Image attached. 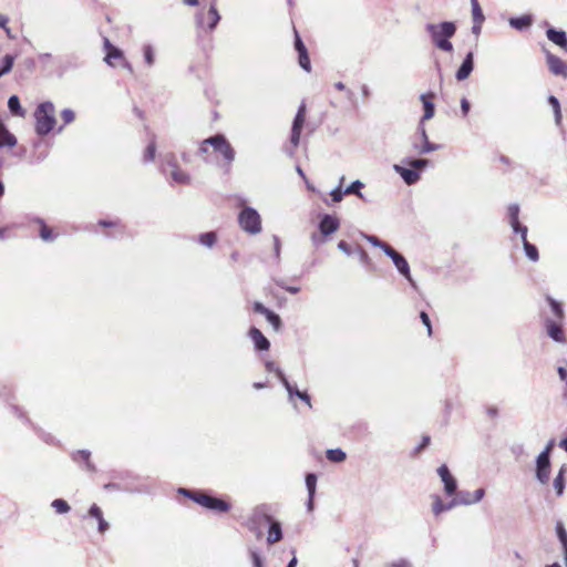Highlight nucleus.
Here are the masks:
<instances>
[{"instance_id":"24","label":"nucleus","mask_w":567,"mask_h":567,"mask_svg":"<svg viewBox=\"0 0 567 567\" xmlns=\"http://www.w3.org/2000/svg\"><path fill=\"white\" fill-rule=\"evenodd\" d=\"M99 226L110 228L112 231H106L107 236H117L125 233V226L118 220H100Z\"/></svg>"},{"instance_id":"61","label":"nucleus","mask_w":567,"mask_h":567,"mask_svg":"<svg viewBox=\"0 0 567 567\" xmlns=\"http://www.w3.org/2000/svg\"><path fill=\"white\" fill-rule=\"evenodd\" d=\"M461 109L464 116L468 114L470 111V102L464 97L461 101Z\"/></svg>"},{"instance_id":"25","label":"nucleus","mask_w":567,"mask_h":567,"mask_svg":"<svg viewBox=\"0 0 567 567\" xmlns=\"http://www.w3.org/2000/svg\"><path fill=\"white\" fill-rule=\"evenodd\" d=\"M395 169L400 173L401 177L408 185H412L420 179V174L417 171L413 168H404L400 166H395Z\"/></svg>"},{"instance_id":"23","label":"nucleus","mask_w":567,"mask_h":567,"mask_svg":"<svg viewBox=\"0 0 567 567\" xmlns=\"http://www.w3.org/2000/svg\"><path fill=\"white\" fill-rule=\"evenodd\" d=\"M16 145V136L9 132L4 123L0 120V147H13Z\"/></svg>"},{"instance_id":"41","label":"nucleus","mask_w":567,"mask_h":567,"mask_svg":"<svg viewBox=\"0 0 567 567\" xmlns=\"http://www.w3.org/2000/svg\"><path fill=\"white\" fill-rule=\"evenodd\" d=\"M421 133H422V137L424 140V144L422 145V147H420L419 153L424 154V153H429L431 151L436 150L437 146L429 142L425 128L423 126L421 127Z\"/></svg>"},{"instance_id":"10","label":"nucleus","mask_w":567,"mask_h":567,"mask_svg":"<svg viewBox=\"0 0 567 567\" xmlns=\"http://www.w3.org/2000/svg\"><path fill=\"white\" fill-rule=\"evenodd\" d=\"M546 63L554 75L567 78V63L559 56L546 51Z\"/></svg>"},{"instance_id":"33","label":"nucleus","mask_w":567,"mask_h":567,"mask_svg":"<svg viewBox=\"0 0 567 567\" xmlns=\"http://www.w3.org/2000/svg\"><path fill=\"white\" fill-rule=\"evenodd\" d=\"M518 215H519V207L517 205H515V204L509 205V207H508V217H509L511 226L513 228H518L519 227Z\"/></svg>"},{"instance_id":"34","label":"nucleus","mask_w":567,"mask_h":567,"mask_svg":"<svg viewBox=\"0 0 567 567\" xmlns=\"http://www.w3.org/2000/svg\"><path fill=\"white\" fill-rule=\"evenodd\" d=\"M523 246H524V250L526 252V256L532 261H537L538 258H539V255H538V250H537L536 246L530 244L528 240H523Z\"/></svg>"},{"instance_id":"4","label":"nucleus","mask_w":567,"mask_h":567,"mask_svg":"<svg viewBox=\"0 0 567 567\" xmlns=\"http://www.w3.org/2000/svg\"><path fill=\"white\" fill-rule=\"evenodd\" d=\"M208 146H212L214 152L219 153L228 164L235 159V150L224 135L217 134L204 140L200 143L199 152L202 154H207Z\"/></svg>"},{"instance_id":"36","label":"nucleus","mask_w":567,"mask_h":567,"mask_svg":"<svg viewBox=\"0 0 567 567\" xmlns=\"http://www.w3.org/2000/svg\"><path fill=\"white\" fill-rule=\"evenodd\" d=\"M155 154H156V142H155V140H152L143 153V161L145 163L154 161Z\"/></svg>"},{"instance_id":"63","label":"nucleus","mask_w":567,"mask_h":567,"mask_svg":"<svg viewBox=\"0 0 567 567\" xmlns=\"http://www.w3.org/2000/svg\"><path fill=\"white\" fill-rule=\"evenodd\" d=\"M487 412H488V414H489L492 417H494V416H496V415H497V409H496V408H489V409L487 410Z\"/></svg>"},{"instance_id":"58","label":"nucleus","mask_w":567,"mask_h":567,"mask_svg":"<svg viewBox=\"0 0 567 567\" xmlns=\"http://www.w3.org/2000/svg\"><path fill=\"white\" fill-rule=\"evenodd\" d=\"M430 441H431L430 436L424 435L422 437L421 444L416 447L415 453H420L422 450H424L430 444Z\"/></svg>"},{"instance_id":"37","label":"nucleus","mask_w":567,"mask_h":567,"mask_svg":"<svg viewBox=\"0 0 567 567\" xmlns=\"http://www.w3.org/2000/svg\"><path fill=\"white\" fill-rule=\"evenodd\" d=\"M144 60L147 66H152L155 62V51L151 44H145L142 49Z\"/></svg>"},{"instance_id":"60","label":"nucleus","mask_w":567,"mask_h":567,"mask_svg":"<svg viewBox=\"0 0 567 567\" xmlns=\"http://www.w3.org/2000/svg\"><path fill=\"white\" fill-rule=\"evenodd\" d=\"M293 393L310 406V396L306 392L296 390Z\"/></svg>"},{"instance_id":"40","label":"nucleus","mask_w":567,"mask_h":567,"mask_svg":"<svg viewBox=\"0 0 567 567\" xmlns=\"http://www.w3.org/2000/svg\"><path fill=\"white\" fill-rule=\"evenodd\" d=\"M14 63V56L7 54L3 58L2 65L0 66V78L4 74L9 73L13 66Z\"/></svg>"},{"instance_id":"43","label":"nucleus","mask_w":567,"mask_h":567,"mask_svg":"<svg viewBox=\"0 0 567 567\" xmlns=\"http://www.w3.org/2000/svg\"><path fill=\"white\" fill-rule=\"evenodd\" d=\"M52 507L55 509L59 514H65L70 511V506L66 501L62 498H56L52 502Z\"/></svg>"},{"instance_id":"52","label":"nucleus","mask_w":567,"mask_h":567,"mask_svg":"<svg viewBox=\"0 0 567 567\" xmlns=\"http://www.w3.org/2000/svg\"><path fill=\"white\" fill-rule=\"evenodd\" d=\"M367 240L375 247H380L385 252V247L389 246L386 243L381 241L375 236H365Z\"/></svg>"},{"instance_id":"27","label":"nucleus","mask_w":567,"mask_h":567,"mask_svg":"<svg viewBox=\"0 0 567 567\" xmlns=\"http://www.w3.org/2000/svg\"><path fill=\"white\" fill-rule=\"evenodd\" d=\"M306 485L309 492L308 508L311 511L313 506V497L316 493L317 476L316 474L309 473L306 476Z\"/></svg>"},{"instance_id":"20","label":"nucleus","mask_w":567,"mask_h":567,"mask_svg":"<svg viewBox=\"0 0 567 567\" xmlns=\"http://www.w3.org/2000/svg\"><path fill=\"white\" fill-rule=\"evenodd\" d=\"M546 330L548 336L557 342H566V337L561 326L553 320H546Z\"/></svg>"},{"instance_id":"7","label":"nucleus","mask_w":567,"mask_h":567,"mask_svg":"<svg viewBox=\"0 0 567 567\" xmlns=\"http://www.w3.org/2000/svg\"><path fill=\"white\" fill-rule=\"evenodd\" d=\"M104 48L106 51L104 60L109 65L113 68L122 65L123 68L128 69L131 72L133 71L132 65L126 61L123 52L114 47L107 38L104 39Z\"/></svg>"},{"instance_id":"50","label":"nucleus","mask_w":567,"mask_h":567,"mask_svg":"<svg viewBox=\"0 0 567 567\" xmlns=\"http://www.w3.org/2000/svg\"><path fill=\"white\" fill-rule=\"evenodd\" d=\"M8 22H9V18L7 16L0 13V28L4 30V32L7 33V35L10 39H14V35L11 33V30L8 27Z\"/></svg>"},{"instance_id":"62","label":"nucleus","mask_w":567,"mask_h":567,"mask_svg":"<svg viewBox=\"0 0 567 567\" xmlns=\"http://www.w3.org/2000/svg\"><path fill=\"white\" fill-rule=\"evenodd\" d=\"M251 556L255 567H262L261 558L259 557V555L257 553H252Z\"/></svg>"},{"instance_id":"21","label":"nucleus","mask_w":567,"mask_h":567,"mask_svg":"<svg viewBox=\"0 0 567 567\" xmlns=\"http://www.w3.org/2000/svg\"><path fill=\"white\" fill-rule=\"evenodd\" d=\"M89 516L92 518H95L99 523V532L101 534H104L109 529V523L103 517L102 509L96 505L93 504L89 509Z\"/></svg>"},{"instance_id":"45","label":"nucleus","mask_w":567,"mask_h":567,"mask_svg":"<svg viewBox=\"0 0 567 567\" xmlns=\"http://www.w3.org/2000/svg\"><path fill=\"white\" fill-rule=\"evenodd\" d=\"M548 102L553 106L556 122H557V124H559L561 121V112H560L559 101L555 96L551 95V96H549Z\"/></svg>"},{"instance_id":"38","label":"nucleus","mask_w":567,"mask_h":567,"mask_svg":"<svg viewBox=\"0 0 567 567\" xmlns=\"http://www.w3.org/2000/svg\"><path fill=\"white\" fill-rule=\"evenodd\" d=\"M327 458L334 463L343 462L346 460V453L340 449L328 450Z\"/></svg>"},{"instance_id":"30","label":"nucleus","mask_w":567,"mask_h":567,"mask_svg":"<svg viewBox=\"0 0 567 567\" xmlns=\"http://www.w3.org/2000/svg\"><path fill=\"white\" fill-rule=\"evenodd\" d=\"M91 454L90 452L87 451H76L74 454H73V460L78 463H83L86 467V470L89 471H94V465L91 463Z\"/></svg>"},{"instance_id":"47","label":"nucleus","mask_w":567,"mask_h":567,"mask_svg":"<svg viewBox=\"0 0 567 567\" xmlns=\"http://www.w3.org/2000/svg\"><path fill=\"white\" fill-rule=\"evenodd\" d=\"M362 187H363V184L360 181H355L344 189V194L346 195L355 194L362 198V194L360 193Z\"/></svg>"},{"instance_id":"49","label":"nucleus","mask_w":567,"mask_h":567,"mask_svg":"<svg viewBox=\"0 0 567 567\" xmlns=\"http://www.w3.org/2000/svg\"><path fill=\"white\" fill-rule=\"evenodd\" d=\"M299 55V64L300 66L306 70L307 72H310L311 70V63L310 58L308 55V51L298 53Z\"/></svg>"},{"instance_id":"26","label":"nucleus","mask_w":567,"mask_h":567,"mask_svg":"<svg viewBox=\"0 0 567 567\" xmlns=\"http://www.w3.org/2000/svg\"><path fill=\"white\" fill-rule=\"evenodd\" d=\"M472 14L474 20L473 31L478 32L484 21V14L477 0H472Z\"/></svg>"},{"instance_id":"32","label":"nucleus","mask_w":567,"mask_h":567,"mask_svg":"<svg viewBox=\"0 0 567 567\" xmlns=\"http://www.w3.org/2000/svg\"><path fill=\"white\" fill-rule=\"evenodd\" d=\"M509 23L512 27H514L518 30H522L532 24V18H530V16H522L519 18H512Z\"/></svg>"},{"instance_id":"39","label":"nucleus","mask_w":567,"mask_h":567,"mask_svg":"<svg viewBox=\"0 0 567 567\" xmlns=\"http://www.w3.org/2000/svg\"><path fill=\"white\" fill-rule=\"evenodd\" d=\"M565 470L560 468L558 475L554 480V487L556 489L557 495H561L565 488Z\"/></svg>"},{"instance_id":"55","label":"nucleus","mask_w":567,"mask_h":567,"mask_svg":"<svg viewBox=\"0 0 567 567\" xmlns=\"http://www.w3.org/2000/svg\"><path fill=\"white\" fill-rule=\"evenodd\" d=\"M344 194V190L342 192L341 187H338L337 189L331 192V198L333 203H339L342 200Z\"/></svg>"},{"instance_id":"1","label":"nucleus","mask_w":567,"mask_h":567,"mask_svg":"<svg viewBox=\"0 0 567 567\" xmlns=\"http://www.w3.org/2000/svg\"><path fill=\"white\" fill-rule=\"evenodd\" d=\"M178 493L198 504L199 506L217 514L228 513L231 504L227 499L215 497L204 491L179 488Z\"/></svg>"},{"instance_id":"51","label":"nucleus","mask_w":567,"mask_h":567,"mask_svg":"<svg viewBox=\"0 0 567 567\" xmlns=\"http://www.w3.org/2000/svg\"><path fill=\"white\" fill-rule=\"evenodd\" d=\"M61 118L63 120V123L66 125L74 121L75 114L72 110L65 109L61 112Z\"/></svg>"},{"instance_id":"2","label":"nucleus","mask_w":567,"mask_h":567,"mask_svg":"<svg viewBox=\"0 0 567 567\" xmlns=\"http://www.w3.org/2000/svg\"><path fill=\"white\" fill-rule=\"evenodd\" d=\"M35 132L40 136L48 135L55 126V107L51 102H43L34 111Z\"/></svg>"},{"instance_id":"8","label":"nucleus","mask_w":567,"mask_h":567,"mask_svg":"<svg viewBox=\"0 0 567 567\" xmlns=\"http://www.w3.org/2000/svg\"><path fill=\"white\" fill-rule=\"evenodd\" d=\"M551 447H553V443H549L548 446L545 449V451L542 452L537 457L536 475H537V478L543 484H546L549 480V473H550L549 453H550Z\"/></svg>"},{"instance_id":"6","label":"nucleus","mask_w":567,"mask_h":567,"mask_svg":"<svg viewBox=\"0 0 567 567\" xmlns=\"http://www.w3.org/2000/svg\"><path fill=\"white\" fill-rule=\"evenodd\" d=\"M238 223L240 227L249 234H257L261 230L260 216L250 207H246L240 212Z\"/></svg>"},{"instance_id":"59","label":"nucleus","mask_w":567,"mask_h":567,"mask_svg":"<svg viewBox=\"0 0 567 567\" xmlns=\"http://www.w3.org/2000/svg\"><path fill=\"white\" fill-rule=\"evenodd\" d=\"M515 233H519L523 240H527V227L519 224L518 228H513Z\"/></svg>"},{"instance_id":"18","label":"nucleus","mask_w":567,"mask_h":567,"mask_svg":"<svg viewBox=\"0 0 567 567\" xmlns=\"http://www.w3.org/2000/svg\"><path fill=\"white\" fill-rule=\"evenodd\" d=\"M434 99H435V94L433 92H427V93L421 95V101H422L423 107H424V114H423V117L421 121L422 123L434 116V112H435L434 103H433Z\"/></svg>"},{"instance_id":"17","label":"nucleus","mask_w":567,"mask_h":567,"mask_svg":"<svg viewBox=\"0 0 567 567\" xmlns=\"http://www.w3.org/2000/svg\"><path fill=\"white\" fill-rule=\"evenodd\" d=\"M473 68H474V54H473V52H468L466 58L464 59L463 63L456 71V79L458 81L466 80L470 76V74L472 73Z\"/></svg>"},{"instance_id":"64","label":"nucleus","mask_w":567,"mask_h":567,"mask_svg":"<svg viewBox=\"0 0 567 567\" xmlns=\"http://www.w3.org/2000/svg\"><path fill=\"white\" fill-rule=\"evenodd\" d=\"M560 447L567 452V437L560 442Z\"/></svg>"},{"instance_id":"57","label":"nucleus","mask_w":567,"mask_h":567,"mask_svg":"<svg viewBox=\"0 0 567 567\" xmlns=\"http://www.w3.org/2000/svg\"><path fill=\"white\" fill-rule=\"evenodd\" d=\"M295 48H296V50L298 51V53L307 51V48H306V45L303 44V42L301 41V39H300V37L298 35V32H297V31H296Z\"/></svg>"},{"instance_id":"31","label":"nucleus","mask_w":567,"mask_h":567,"mask_svg":"<svg viewBox=\"0 0 567 567\" xmlns=\"http://www.w3.org/2000/svg\"><path fill=\"white\" fill-rule=\"evenodd\" d=\"M8 107L13 115L24 117L25 112L21 107L20 100L17 95H12L9 97Z\"/></svg>"},{"instance_id":"54","label":"nucleus","mask_w":567,"mask_h":567,"mask_svg":"<svg viewBox=\"0 0 567 567\" xmlns=\"http://www.w3.org/2000/svg\"><path fill=\"white\" fill-rule=\"evenodd\" d=\"M252 310H254V312H256V313H260V315H262V316H266V313L269 311V309H268V308H266V307H265L261 302H259V301H255V302L252 303Z\"/></svg>"},{"instance_id":"46","label":"nucleus","mask_w":567,"mask_h":567,"mask_svg":"<svg viewBox=\"0 0 567 567\" xmlns=\"http://www.w3.org/2000/svg\"><path fill=\"white\" fill-rule=\"evenodd\" d=\"M557 536L563 545V548L567 547V532L561 522L556 524Z\"/></svg>"},{"instance_id":"16","label":"nucleus","mask_w":567,"mask_h":567,"mask_svg":"<svg viewBox=\"0 0 567 567\" xmlns=\"http://www.w3.org/2000/svg\"><path fill=\"white\" fill-rule=\"evenodd\" d=\"M546 35L548 40L558 45L564 52H567V35L565 31L549 28L546 31Z\"/></svg>"},{"instance_id":"15","label":"nucleus","mask_w":567,"mask_h":567,"mask_svg":"<svg viewBox=\"0 0 567 567\" xmlns=\"http://www.w3.org/2000/svg\"><path fill=\"white\" fill-rule=\"evenodd\" d=\"M264 517L267 522L270 523V527H269L268 536H267L268 544L274 545V544L280 542L282 538V532H281L280 524L278 522H272L271 516L266 513H264Z\"/></svg>"},{"instance_id":"28","label":"nucleus","mask_w":567,"mask_h":567,"mask_svg":"<svg viewBox=\"0 0 567 567\" xmlns=\"http://www.w3.org/2000/svg\"><path fill=\"white\" fill-rule=\"evenodd\" d=\"M266 369L267 371L269 372H275L277 374V377L280 379V381L284 383V385L286 386V389L288 390V392L290 394H292V388L291 385L289 384L288 380L286 379V377L284 375L282 371L277 367V364L274 362V361H267L266 362Z\"/></svg>"},{"instance_id":"35","label":"nucleus","mask_w":567,"mask_h":567,"mask_svg":"<svg viewBox=\"0 0 567 567\" xmlns=\"http://www.w3.org/2000/svg\"><path fill=\"white\" fill-rule=\"evenodd\" d=\"M199 243L206 247H213L217 241V235L215 231H208L199 236Z\"/></svg>"},{"instance_id":"22","label":"nucleus","mask_w":567,"mask_h":567,"mask_svg":"<svg viewBox=\"0 0 567 567\" xmlns=\"http://www.w3.org/2000/svg\"><path fill=\"white\" fill-rule=\"evenodd\" d=\"M89 516L92 518H95L99 523V532L101 534H104L109 529V523L103 517L102 509L96 505L93 504L89 509Z\"/></svg>"},{"instance_id":"48","label":"nucleus","mask_w":567,"mask_h":567,"mask_svg":"<svg viewBox=\"0 0 567 567\" xmlns=\"http://www.w3.org/2000/svg\"><path fill=\"white\" fill-rule=\"evenodd\" d=\"M547 300L549 302V306H550L554 315L557 318L561 319L564 317V310L561 308V305L550 297H548Z\"/></svg>"},{"instance_id":"3","label":"nucleus","mask_w":567,"mask_h":567,"mask_svg":"<svg viewBox=\"0 0 567 567\" xmlns=\"http://www.w3.org/2000/svg\"><path fill=\"white\" fill-rule=\"evenodd\" d=\"M434 44L442 51L452 52L453 44L450 38L455 34L456 27L453 22H442L440 24H429L426 27Z\"/></svg>"},{"instance_id":"14","label":"nucleus","mask_w":567,"mask_h":567,"mask_svg":"<svg viewBox=\"0 0 567 567\" xmlns=\"http://www.w3.org/2000/svg\"><path fill=\"white\" fill-rule=\"evenodd\" d=\"M340 221L337 217L331 215H324L319 224L320 233L323 236H328L333 234L339 229Z\"/></svg>"},{"instance_id":"44","label":"nucleus","mask_w":567,"mask_h":567,"mask_svg":"<svg viewBox=\"0 0 567 567\" xmlns=\"http://www.w3.org/2000/svg\"><path fill=\"white\" fill-rule=\"evenodd\" d=\"M39 224H40V237L45 241L52 240L53 239L52 229L47 224H44L42 220H40Z\"/></svg>"},{"instance_id":"11","label":"nucleus","mask_w":567,"mask_h":567,"mask_svg":"<svg viewBox=\"0 0 567 567\" xmlns=\"http://www.w3.org/2000/svg\"><path fill=\"white\" fill-rule=\"evenodd\" d=\"M385 254L393 260L398 270L409 280H411L410 267L405 258L391 246L385 247Z\"/></svg>"},{"instance_id":"53","label":"nucleus","mask_w":567,"mask_h":567,"mask_svg":"<svg viewBox=\"0 0 567 567\" xmlns=\"http://www.w3.org/2000/svg\"><path fill=\"white\" fill-rule=\"evenodd\" d=\"M420 318H421V320H422L423 324H424V326L426 327V329H427V334H429V336H432V324H431V320H430L429 315H427L425 311H422V312L420 313Z\"/></svg>"},{"instance_id":"13","label":"nucleus","mask_w":567,"mask_h":567,"mask_svg":"<svg viewBox=\"0 0 567 567\" xmlns=\"http://www.w3.org/2000/svg\"><path fill=\"white\" fill-rule=\"evenodd\" d=\"M248 336L249 338L251 339V341L254 342V346L257 350H260V351H267L269 350L270 348V342L269 340L262 334V332L256 328V327H252L249 329V332H248Z\"/></svg>"},{"instance_id":"12","label":"nucleus","mask_w":567,"mask_h":567,"mask_svg":"<svg viewBox=\"0 0 567 567\" xmlns=\"http://www.w3.org/2000/svg\"><path fill=\"white\" fill-rule=\"evenodd\" d=\"M437 474L440 475L442 482L444 483V491L449 496H453L456 494V480L451 474L449 467L443 464L437 468Z\"/></svg>"},{"instance_id":"56","label":"nucleus","mask_w":567,"mask_h":567,"mask_svg":"<svg viewBox=\"0 0 567 567\" xmlns=\"http://www.w3.org/2000/svg\"><path fill=\"white\" fill-rule=\"evenodd\" d=\"M427 159H413L410 162V166L417 171V169H421L423 167H425L427 165Z\"/></svg>"},{"instance_id":"9","label":"nucleus","mask_w":567,"mask_h":567,"mask_svg":"<svg viewBox=\"0 0 567 567\" xmlns=\"http://www.w3.org/2000/svg\"><path fill=\"white\" fill-rule=\"evenodd\" d=\"M306 113H307L306 104L302 103L299 106L298 112H297L293 123H292L290 143L293 147H297L299 145L301 131H302L305 122H306Z\"/></svg>"},{"instance_id":"19","label":"nucleus","mask_w":567,"mask_h":567,"mask_svg":"<svg viewBox=\"0 0 567 567\" xmlns=\"http://www.w3.org/2000/svg\"><path fill=\"white\" fill-rule=\"evenodd\" d=\"M220 20L218 10L214 3L210 4L208 12L202 18V25L207 27L209 30H214Z\"/></svg>"},{"instance_id":"5","label":"nucleus","mask_w":567,"mask_h":567,"mask_svg":"<svg viewBox=\"0 0 567 567\" xmlns=\"http://www.w3.org/2000/svg\"><path fill=\"white\" fill-rule=\"evenodd\" d=\"M485 494V491L483 488H478L474 492V495L471 496L470 493H463L456 495V499L453 501L451 504L445 505L440 496L433 497V504H432V511L435 516H439L442 512L447 511L453 507L455 504H473L480 502Z\"/></svg>"},{"instance_id":"42","label":"nucleus","mask_w":567,"mask_h":567,"mask_svg":"<svg viewBox=\"0 0 567 567\" xmlns=\"http://www.w3.org/2000/svg\"><path fill=\"white\" fill-rule=\"evenodd\" d=\"M265 317L268 320V322L272 326L275 331H279L280 330V328H281V319H280V317L277 313H275L271 310H269L266 313Z\"/></svg>"},{"instance_id":"29","label":"nucleus","mask_w":567,"mask_h":567,"mask_svg":"<svg viewBox=\"0 0 567 567\" xmlns=\"http://www.w3.org/2000/svg\"><path fill=\"white\" fill-rule=\"evenodd\" d=\"M172 166L171 176L172 178L178 183V184H188L189 183V176L182 171L175 163H171Z\"/></svg>"}]
</instances>
